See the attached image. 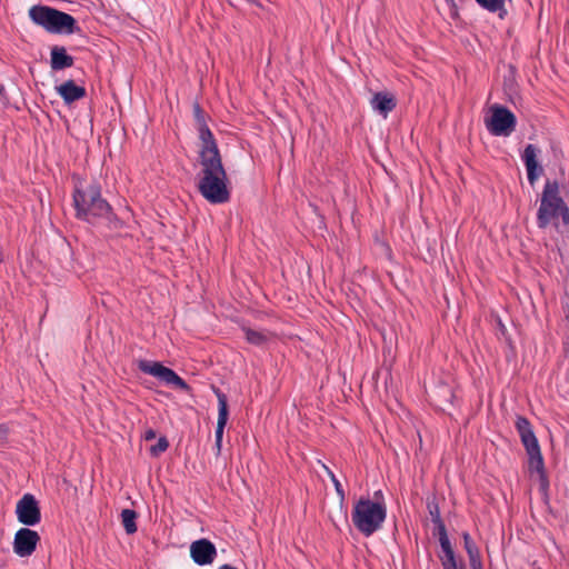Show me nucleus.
<instances>
[{
	"label": "nucleus",
	"instance_id": "nucleus-4",
	"mask_svg": "<svg viewBox=\"0 0 569 569\" xmlns=\"http://www.w3.org/2000/svg\"><path fill=\"white\" fill-rule=\"evenodd\" d=\"M516 429L528 455V469L531 473H538L540 490L546 492L549 488V480L540 446L531 423L527 418L519 416L517 417Z\"/></svg>",
	"mask_w": 569,
	"mask_h": 569
},
{
	"label": "nucleus",
	"instance_id": "nucleus-1",
	"mask_svg": "<svg viewBox=\"0 0 569 569\" xmlns=\"http://www.w3.org/2000/svg\"><path fill=\"white\" fill-rule=\"evenodd\" d=\"M198 190L200 194L212 204L226 203L230 200L228 176L222 164L219 148L200 149Z\"/></svg>",
	"mask_w": 569,
	"mask_h": 569
},
{
	"label": "nucleus",
	"instance_id": "nucleus-2",
	"mask_svg": "<svg viewBox=\"0 0 569 569\" xmlns=\"http://www.w3.org/2000/svg\"><path fill=\"white\" fill-rule=\"evenodd\" d=\"M72 199L78 219L92 223L97 218H104L110 222L114 218L112 208L102 198L101 187L97 181L87 186H83L81 181L76 183Z\"/></svg>",
	"mask_w": 569,
	"mask_h": 569
},
{
	"label": "nucleus",
	"instance_id": "nucleus-8",
	"mask_svg": "<svg viewBox=\"0 0 569 569\" xmlns=\"http://www.w3.org/2000/svg\"><path fill=\"white\" fill-rule=\"evenodd\" d=\"M16 513L19 522L24 526H36L41 520L39 502L31 493L23 495L17 502Z\"/></svg>",
	"mask_w": 569,
	"mask_h": 569
},
{
	"label": "nucleus",
	"instance_id": "nucleus-20",
	"mask_svg": "<svg viewBox=\"0 0 569 569\" xmlns=\"http://www.w3.org/2000/svg\"><path fill=\"white\" fill-rule=\"evenodd\" d=\"M137 512L132 509H123L121 511V520L123 528L128 535H132L137 531Z\"/></svg>",
	"mask_w": 569,
	"mask_h": 569
},
{
	"label": "nucleus",
	"instance_id": "nucleus-19",
	"mask_svg": "<svg viewBox=\"0 0 569 569\" xmlns=\"http://www.w3.org/2000/svg\"><path fill=\"white\" fill-rule=\"evenodd\" d=\"M476 2L489 12L498 13L501 19L507 14L505 0H476Z\"/></svg>",
	"mask_w": 569,
	"mask_h": 569
},
{
	"label": "nucleus",
	"instance_id": "nucleus-25",
	"mask_svg": "<svg viewBox=\"0 0 569 569\" xmlns=\"http://www.w3.org/2000/svg\"><path fill=\"white\" fill-rule=\"evenodd\" d=\"M433 523H435L433 535L438 536L440 545L450 542V540L448 538V533H447V529H446L445 522L442 520H439V521L433 522Z\"/></svg>",
	"mask_w": 569,
	"mask_h": 569
},
{
	"label": "nucleus",
	"instance_id": "nucleus-31",
	"mask_svg": "<svg viewBox=\"0 0 569 569\" xmlns=\"http://www.w3.org/2000/svg\"><path fill=\"white\" fill-rule=\"evenodd\" d=\"M219 569H237L236 567H232L231 565H222L219 567Z\"/></svg>",
	"mask_w": 569,
	"mask_h": 569
},
{
	"label": "nucleus",
	"instance_id": "nucleus-21",
	"mask_svg": "<svg viewBox=\"0 0 569 569\" xmlns=\"http://www.w3.org/2000/svg\"><path fill=\"white\" fill-rule=\"evenodd\" d=\"M243 331L246 335V340L251 345L260 347L266 345L269 340L268 335L263 331H258L250 328H244Z\"/></svg>",
	"mask_w": 569,
	"mask_h": 569
},
{
	"label": "nucleus",
	"instance_id": "nucleus-18",
	"mask_svg": "<svg viewBox=\"0 0 569 569\" xmlns=\"http://www.w3.org/2000/svg\"><path fill=\"white\" fill-rule=\"evenodd\" d=\"M443 556H440L443 569H459L455 556L453 548L450 542L440 545ZM463 569V568H460Z\"/></svg>",
	"mask_w": 569,
	"mask_h": 569
},
{
	"label": "nucleus",
	"instance_id": "nucleus-15",
	"mask_svg": "<svg viewBox=\"0 0 569 569\" xmlns=\"http://www.w3.org/2000/svg\"><path fill=\"white\" fill-rule=\"evenodd\" d=\"M370 104L375 111L386 118L396 108L397 101L389 92H377L372 96Z\"/></svg>",
	"mask_w": 569,
	"mask_h": 569
},
{
	"label": "nucleus",
	"instance_id": "nucleus-22",
	"mask_svg": "<svg viewBox=\"0 0 569 569\" xmlns=\"http://www.w3.org/2000/svg\"><path fill=\"white\" fill-rule=\"evenodd\" d=\"M138 368L142 372L151 375V376L158 378L159 375H161L163 365L160 363V362H157V361L140 360L139 365H138Z\"/></svg>",
	"mask_w": 569,
	"mask_h": 569
},
{
	"label": "nucleus",
	"instance_id": "nucleus-17",
	"mask_svg": "<svg viewBox=\"0 0 569 569\" xmlns=\"http://www.w3.org/2000/svg\"><path fill=\"white\" fill-rule=\"evenodd\" d=\"M159 380L166 382L167 385H172L178 389L188 390V383L179 377L172 369L164 367L162 368L161 375L158 377Z\"/></svg>",
	"mask_w": 569,
	"mask_h": 569
},
{
	"label": "nucleus",
	"instance_id": "nucleus-33",
	"mask_svg": "<svg viewBox=\"0 0 569 569\" xmlns=\"http://www.w3.org/2000/svg\"><path fill=\"white\" fill-rule=\"evenodd\" d=\"M4 92H6L4 86L0 84V97H4Z\"/></svg>",
	"mask_w": 569,
	"mask_h": 569
},
{
	"label": "nucleus",
	"instance_id": "nucleus-3",
	"mask_svg": "<svg viewBox=\"0 0 569 569\" xmlns=\"http://www.w3.org/2000/svg\"><path fill=\"white\" fill-rule=\"evenodd\" d=\"M560 221L565 227H569V207L560 196L558 180L547 179L539 198L537 226L539 229H547L550 226L558 229Z\"/></svg>",
	"mask_w": 569,
	"mask_h": 569
},
{
	"label": "nucleus",
	"instance_id": "nucleus-6",
	"mask_svg": "<svg viewBox=\"0 0 569 569\" xmlns=\"http://www.w3.org/2000/svg\"><path fill=\"white\" fill-rule=\"evenodd\" d=\"M351 517L358 531L369 537L381 529L387 517V508L383 502L360 498L353 507Z\"/></svg>",
	"mask_w": 569,
	"mask_h": 569
},
{
	"label": "nucleus",
	"instance_id": "nucleus-23",
	"mask_svg": "<svg viewBox=\"0 0 569 569\" xmlns=\"http://www.w3.org/2000/svg\"><path fill=\"white\" fill-rule=\"evenodd\" d=\"M427 509L429 511V515H430V518H431L432 522H437L439 520H442L441 516H440L439 505L437 502V498L436 497L428 498V500H427Z\"/></svg>",
	"mask_w": 569,
	"mask_h": 569
},
{
	"label": "nucleus",
	"instance_id": "nucleus-26",
	"mask_svg": "<svg viewBox=\"0 0 569 569\" xmlns=\"http://www.w3.org/2000/svg\"><path fill=\"white\" fill-rule=\"evenodd\" d=\"M169 447V441L166 437H160L158 442L150 448V452L152 456L157 457L160 453L164 452Z\"/></svg>",
	"mask_w": 569,
	"mask_h": 569
},
{
	"label": "nucleus",
	"instance_id": "nucleus-11",
	"mask_svg": "<svg viewBox=\"0 0 569 569\" xmlns=\"http://www.w3.org/2000/svg\"><path fill=\"white\" fill-rule=\"evenodd\" d=\"M190 557L198 566H208L214 561L217 548L209 539L201 538L190 545Z\"/></svg>",
	"mask_w": 569,
	"mask_h": 569
},
{
	"label": "nucleus",
	"instance_id": "nucleus-7",
	"mask_svg": "<svg viewBox=\"0 0 569 569\" xmlns=\"http://www.w3.org/2000/svg\"><path fill=\"white\" fill-rule=\"evenodd\" d=\"M490 112L491 116L485 119V123L491 134L508 137L515 131L517 119L507 107L493 104Z\"/></svg>",
	"mask_w": 569,
	"mask_h": 569
},
{
	"label": "nucleus",
	"instance_id": "nucleus-10",
	"mask_svg": "<svg viewBox=\"0 0 569 569\" xmlns=\"http://www.w3.org/2000/svg\"><path fill=\"white\" fill-rule=\"evenodd\" d=\"M40 536L29 528H21L14 535L13 551L20 557H28L36 550Z\"/></svg>",
	"mask_w": 569,
	"mask_h": 569
},
{
	"label": "nucleus",
	"instance_id": "nucleus-28",
	"mask_svg": "<svg viewBox=\"0 0 569 569\" xmlns=\"http://www.w3.org/2000/svg\"><path fill=\"white\" fill-rule=\"evenodd\" d=\"M471 569H482L480 553L469 557Z\"/></svg>",
	"mask_w": 569,
	"mask_h": 569
},
{
	"label": "nucleus",
	"instance_id": "nucleus-30",
	"mask_svg": "<svg viewBox=\"0 0 569 569\" xmlns=\"http://www.w3.org/2000/svg\"><path fill=\"white\" fill-rule=\"evenodd\" d=\"M156 436H157V435H156V431H154L153 429H149V430H147V431H146V433H144V439H146V440H152V439H154V438H156Z\"/></svg>",
	"mask_w": 569,
	"mask_h": 569
},
{
	"label": "nucleus",
	"instance_id": "nucleus-32",
	"mask_svg": "<svg viewBox=\"0 0 569 569\" xmlns=\"http://www.w3.org/2000/svg\"><path fill=\"white\" fill-rule=\"evenodd\" d=\"M214 445H216L217 451H218V453H219V452H220V450H221L222 442H218V440H216V443H214Z\"/></svg>",
	"mask_w": 569,
	"mask_h": 569
},
{
	"label": "nucleus",
	"instance_id": "nucleus-16",
	"mask_svg": "<svg viewBox=\"0 0 569 569\" xmlns=\"http://www.w3.org/2000/svg\"><path fill=\"white\" fill-rule=\"evenodd\" d=\"M74 63L73 57L68 54L67 49L61 46H53L50 50V67L52 70H63L72 67Z\"/></svg>",
	"mask_w": 569,
	"mask_h": 569
},
{
	"label": "nucleus",
	"instance_id": "nucleus-24",
	"mask_svg": "<svg viewBox=\"0 0 569 569\" xmlns=\"http://www.w3.org/2000/svg\"><path fill=\"white\" fill-rule=\"evenodd\" d=\"M462 539H463V547L466 549L468 557H472V556L480 553L477 545L475 543V541L472 540V538L470 537V535L468 532L462 533Z\"/></svg>",
	"mask_w": 569,
	"mask_h": 569
},
{
	"label": "nucleus",
	"instance_id": "nucleus-12",
	"mask_svg": "<svg viewBox=\"0 0 569 569\" xmlns=\"http://www.w3.org/2000/svg\"><path fill=\"white\" fill-rule=\"evenodd\" d=\"M193 116H194V120H196L197 126H198L199 139L201 141V148L200 149L218 148L216 139H214L211 130L209 129V127L206 123V113H204V111L202 110V108L200 107L199 103H194L193 104Z\"/></svg>",
	"mask_w": 569,
	"mask_h": 569
},
{
	"label": "nucleus",
	"instance_id": "nucleus-14",
	"mask_svg": "<svg viewBox=\"0 0 569 569\" xmlns=\"http://www.w3.org/2000/svg\"><path fill=\"white\" fill-rule=\"evenodd\" d=\"M57 92L67 104H71L86 97L87 91L84 87L76 84L73 80H67L57 87Z\"/></svg>",
	"mask_w": 569,
	"mask_h": 569
},
{
	"label": "nucleus",
	"instance_id": "nucleus-9",
	"mask_svg": "<svg viewBox=\"0 0 569 569\" xmlns=\"http://www.w3.org/2000/svg\"><path fill=\"white\" fill-rule=\"evenodd\" d=\"M540 149L535 144H527L521 154V159L527 170V179L531 187H535L538 179L543 174V167L538 161Z\"/></svg>",
	"mask_w": 569,
	"mask_h": 569
},
{
	"label": "nucleus",
	"instance_id": "nucleus-13",
	"mask_svg": "<svg viewBox=\"0 0 569 569\" xmlns=\"http://www.w3.org/2000/svg\"><path fill=\"white\" fill-rule=\"evenodd\" d=\"M218 399V421L216 428V440L222 442L223 430L228 421V399L227 396L218 388L213 389Z\"/></svg>",
	"mask_w": 569,
	"mask_h": 569
},
{
	"label": "nucleus",
	"instance_id": "nucleus-5",
	"mask_svg": "<svg viewBox=\"0 0 569 569\" xmlns=\"http://www.w3.org/2000/svg\"><path fill=\"white\" fill-rule=\"evenodd\" d=\"M31 21L50 33L72 34L80 31L77 20L69 13L48 6H32L29 9Z\"/></svg>",
	"mask_w": 569,
	"mask_h": 569
},
{
	"label": "nucleus",
	"instance_id": "nucleus-27",
	"mask_svg": "<svg viewBox=\"0 0 569 569\" xmlns=\"http://www.w3.org/2000/svg\"><path fill=\"white\" fill-rule=\"evenodd\" d=\"M327 472H328V476L330 477V479H331V481H332V483L335 486L337 495L340 497V500L343 501L345 500V490L342 488V485L337 479L335 473L331 470H329L328 468H327Z\"/></svg>",
	"mask_w": 569,
	"mask_h": 569
},
{
	"label": "nucleus",
	"instance_id": "nucleus-35",
	"mask_svg": "<svg viewBox=\"0 0 569 569\" xmlns=\"http://www.w3.org/2000/svg\"><path fill=\"white\" fill-rule=\"evenodd\" d=\"M537 569H541V568H537Z\"/></svg>",
	"mask_w": 569,
	"mask_h": 569
},
{
	"label": "nucleus",
	"instance_id": "nucleus-29",
	"mask_svg": "<svg viewBox=\"0 0 569 569\" xmlns=\"http://www.w3.org/2000/svg\"><path fill=\"white\" fill-rule=\"evenodd\" d=\"M445 1L450 7L452 16H456L457 14V4H456L455 0H445Z\"/></svg>",
	"mask_w": 569,
	"mask_h": 569
},
{
	"label": "nucleus",
	"instance_id": "nucleus-34",
	"mask_svg": "<svg viewBox=\"0 0 569 569\" xmlns=\"http://www.w3.org/2000/svg\"><path fill=\"white\" fill-rule=\"evenodd\" d=\"M378 495H379V496H381V491H377V492L375 493V496H378Z\"/></svg>",
	"mask_w": 569,
	"mask_h": 569
}]
</instances>
